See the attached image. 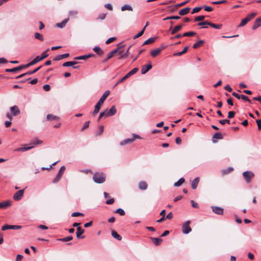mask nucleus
Here are the masks:
<instances>
[{"mask_svg": "<svg viewBox=\"0 0 261 261\" xmlns=\"http://www.w3.org/2000/svg\"><path fill=\"white\" fill-rule=\"evenodd\" d=\"M41 67H42V66H40L38 67V68H36L35 69H34V70L28 71V72H27L26 73H23L22 74H20V75L17 76L16 78V79H19L20 77H23V76H25V75H31V74H32L33 73H35V72L38 71Z\"/></svg>", "mask_w": 261, "mask_h": 261, "instance_id": "nucleus-11", "label": "nucleus"}, {"mask_svg": "<svg viewBox=\"0 0 261 261\" xmlns=\"http://www.w3.org/2000/svg\"><path fill=\"white\" fill-rule=\"evenodd\" d=\"M204 41L203 40H200L197 42H196L193 46L194 48H198L200 47L203 43Z\"/></svg>", "mask_w": 261, "mask_h": 261, "instance_id": "nucleus-33", "label": "nucleus"}, {"mask_svg": "<svg viewBox=\"0 0 261 261\" xmlns=\"http://www.w3.org/2000/svg\"><path fill=\"white\" fill-rule=\"evenodd\" d=\"M85 230L83 228H82L81 227L79 226L77 227V230H76V237L78 239H83L84 238V236H81V235L84 232Z\"/></svg>", "mask_w": 261, "mask_h": 261, "instance_id": "nucleus-14", "label": "nucleus"}, {"mask_svg": "<svg viewBox=\"0 0 261 261\" xmlns=\"http://www.w3.org/2000/svg\"><path fill=\"white\" fill-rule=\"evenodd\" d=\"M152 68L151 63L150 62L149 64L142 66L141 68V73L144 74L147 73Z\"/></svg>", "mask_w": 261, "mask_h": 261, "instance_id": "nucleus-12", "label": "nucleus"}, {"mask_svg": "<svg viewBox=\"0 0 261 261\" xmlns=\"http://www.w3.org/2000/svg\"><path fill=\"white\" fill-rule=\"evenodd\" d=\"M116 109L115 106H112L110 110L108 111L106 114V117H109L115 115L116 113Z\"/></svg>", "mask_w": 261, "mask_h": 261, "instance_id": "nucleus-17", "label": "nucleus"}, {"mask_svg": "<svg viewBox=\"0 0 261 261\" xmlns=\"http://www.w3.org/2000/svg\"><path fill=\"white\" fill-rule=\"evenodd\" d=\"M90 57V55H84V56H79L75 58V59L76 60H86L88 58H89Z\"/></svg>", "mask_w": 261, "mask_h": 261, "instance_id": "nucleus-46", "label": "nucleus"}, {"mask_svg": "<svg viewBox=\"0 0 261 261\" xmlns=\"http://www.w3.org/2000/svg\"><path fill=\"white\" fill-rule=\"evenodd\" d=\"M128 77L126 75V74L123 76L122 78H121V79H120L117 83L116 84H115V86H117L118 84L120 83H122L123 82H124V81H125L127 79H128Z\"/></svg>", "mask_w": 261, "mask_h": 261, "instance_id": "nucleus-49", "label": "nucleus"}, {"mask_svg": "<svg viewBox=\"0 0 261 261\" xmlns=\"http://www.w3.org/2000/svg\"><path fill=\"white\" fill-rule=\"evenodd\" d=\"M180 18V16H172L166 17L164 18V20H169V19H179Z\"/></svg>", "mask_w": 261, "mask_h": 261, "instance_id": "nucleus-45", "label": "nucleus"}, {"mask_svg": "<svg viewBox=\"0 0 261 261\" xmlns=\"http://www.w3.org/2000/svg\"><path fill=\"white\" fill-rule=\"evenodd\" d=\"M119 49V48H117L116 49H115L112 51H111L108 55H107V59L105 60V61H106L107 60L111 59V58H112L114 55L118 51Z\"/></svg>", "mask_w": 261, "mask_h": 261, "instance_id": "nucleus-22", "label": "nucleus"}, {"mask_svg": "<svg viewBox=\"0 0 261 261\" xmlns=\"http://www.w3.org/2000/svg\"><path fill=\"white\" fill-rule=\"evenodd\" d=\"M43 89L45 91H48L50 89V86L48 84L44 85L43 87Z\"/></svg>", "mask_w": 261, "mask_h": 261, "instance_id": "nucleus-62", "label": "nucleus"}, {"mask_svg": "<svg viewBox=\"0 0 261 261\" xmlns=\"http://www.w3.org/2000/svg\"><path fill=\"white\" fill-rule=\"evenodd\" d=\"M84 214L83 213H80V212H74L73 213H72L71 214V216L72 217H77V216H83Z\"/></svg>", "mask_w": 261, "mask_h": 261, "instance_id": "nucleus-58", "label": "nucleus"}, {"mask_svg": "<svg viewBox=\"0 0 261 261\" xmlns=\"http://www.w3.org/2000/svg\"><path fill=\"white\" fill-rule=\"evenodd\" d=\"M69 56V54L68 53L64 54L61 55H58L56 57H55L54 59L55 61H59L60 60H62L63 59H64L65 58L68 57Z\"/></svg>", "mask_w": 261, "mask_h": 261, "instance_id": "nucleus-24", "label": "nucleus"}, {"mask_svg": "<svg viewBox=\"0 0 261 261\" xmlns=\"http://www.w3.org/2000/svg\"><path fill=\"white\" fill-rule=\"evenodd\" d=\"M42 143V141L39 140L38 139H36L30 143V145H31V146L26 147V146H25V145H24L23 147L15 149V151H20V152H24V151H28L31 149H32L34 147V146L35 145L41 144Z\"/></svg>", "mask_w": 261, "mask_h": 261, "instance_id": "nucleus-2", "label": "nucleus"}, {"mask_svg": "<svg viewBox=\"0 0 261 261\" xmlns=\"http://www.w3.org/2000/svg\"><path fill=\"white\" fill-rule=\"evenodd\" d=\"M68 20L69 18L65 19L62 22L57 23L56 26L59 28H63L66 25Z\"/></svg>", "mask_w": 261, "mask_h": 261, "instance_id": "nucleus-21", "label": "nucleus"}, {"mask_svg": "<svg viewBox=\"0 0 261 261\" xmlns=\"http://www.w3.org/2000/svg\"><path fill=\"white\" fill-rule=\"evenodd\" d=\"M256 123L257 125L258 129H260V128H261V119L256 120Z\"/></svg>", "mask_w": 261, "mask_h": 261, "instance_id": "nucleus-64", "label": "nucleus"}, {"mask_svg": "<svg viewBox=\"0 0 261 261\" xmlns=\"http://www.w3.org/2000/svg\"><path fill=\"white\" fill-rule=\"evenodd\" d=\"M189 1H185V2H182L181 3L176 4V5L174 6V7H175V9H177L178 7H182V6L185 5Z\"/></svg>", "mask_w": 261, "mask_h": 261, "instance_id": "nucleus-50", "label": "nucleus"}, {"mask_svg": "<svg viewBox=\"0 0 261 261\" xmlns=\"http://www.w3.org/2000/svg\"><path fill=\"white\" fill-rule=\"evenodd\" d=\"M219 123L222 125L225 124L226 123L230 124V120L228 119H223L219 120Z\"/></svg>", "mask_w": 261, "mask_h": 261, "instance_id": "nucleus-57", "label": "nucleus"}, {"mask_svg": "<svg viewBox=\"0 0 261 261\" xmlns=\"http://www.w3.org/2000/svg\"><path fill=\"white\" fill-rule=\"evenodd\" d=\"M24 192V189L17 191L13 195V199L16 201L20 200L23 196Z\"/></svg>", "mask_w": 261, "mask_h": 261, "instance_id": "nucleus-7", "label": "nucleus"}, {"mask_svg": "<svg viewBox=\"0 0 261 261\" xmlns=\"http://www.w3.org/2000/svg\"><path fill=\"white\" fill-rule=\"evenodd\" d=\"M147 184L145 181H140L139 184V188L141 190H145L147 188Z\"/></svg>", "mask_w": 261, "mask_h": 261, "instance_id": "nucleus-25", "label": "nucleus"}, {"mask_svg": "<svg viewBox=\"0 0 261 261\" xmlns=\"http://www.w3.org/2000/svg\"><path fill=\"white\" fill-rule=\"evenodd\" d=\"M199 181V177H196L192 181L191 184V187L193 189H195L198 184V182Z\"/></svg>", "mask_w": 261, "mask_h": 261, "instance_id": "nucleus-26", "label": "nucleus"}, {"mask_svg": "<svg viewBox=\"0 0 261 261\" xmlns=\"http://www.w3.org/2000/svg\"><path fill=\"white\" fill-rule=\"evenodd\" d=\"M195 35H196V33L195 32L191 31V32H188L185 33L182 35V36H184V37L189 36L190 37V36H194Z\"/></svg>", "mask_w": 261, "mask_h": 261, "instance_id": "nucleus-42", "label": "nucleus"}, {"mask_svg": "<svg viewBox=\"0 0 261 261\" xmlns=\"http://www.w3.org/2000/svg\"><path fill=\"white\" fill-rule=\"evenodd\" d=\"M241 98L245 101H248L249 102L251 103V100L248 98V97L244 95H241Z\"/></svg>", "mask_w": 261, "mask_h": 261, "instance_id": "nucleus-60", "label": "nucleus"}, {"mask_svg": "<svg viewBox=\"0 0 261 261\" xmlns=\"http://www.w3.org/2000/svg\"><path fill=\"white\" fill-rule=\"evenodd\" d=\"M135 139L134 138L126 139L120 143V145L121 146L125 145L127 144H130L134 141Z\"/></svg>", "mask_w": 261, "mask_h": 261, "instance_id": "nucleus-18", "label": "nucleus"}, {"mask_svg": "<svg viewBox=\"0 0 261 261\" xmlns=\"http://www.w3.org/2000/svg\"><path fill=\"white\" fill-rule=\"evenodd\" d=\"M151 239L154 244L156 246L160 245L162 242V239L160 238H151Z\"/></svg>", "mask_w": 261, "mask_h": 261, "instance_id": "nucleus-27", "label": "nucleus"}, {"mask_svg": "<svg viewBox=\"0 0 261 261\" xmlns=\"http://www.w3.org/2000/svg\"><path fill=\"white\" fill-rule=\"evenodd\" d=\"M21 228V226L20 225H5L2 227V230L5 231L8 229H19Z\"/></svg>", "mask_w": 261, "mask_h": 261, "instance_id": "nucleus-9", "label": "nucleus"}, {"mask_svg": "<svg viewBox=\"0 0 261 261\" xmlns=\"http://www.w3.org/2000/svg\"><path fill=\"white\" fill-rule=\"evenodd\" d=\"M41 61L39 56H37L33 60L25 65L26 67L33 65Z\"/></svg>", "mask_w": 261, "mask_h": 261, "instance_id": "nucleus-20", "label": "nucleus"}, {"mask_svg": "<svg viewBox=\"0 0 261 261\" xmlns=\"http://www.w3.org/2000/svg\"><path fill=\"white\" fill-rule=\"evenodd\" d=\"M77 13H78L77 11H70L69 12V15L70 16L75 17V16L77 14Z\"/></svg>", "mask_w": 261, "mask_h": 261, "instance_id": "nucleus-55", "label": "nucleus"}, {"mask_svg": "<svg viewBox=\"0 0 261 261\" xmlns=\"http://www.w3.org/2000/svg\"><path fill=\"white\" fill-rule=\"evenodd\" d=\"M204 18L205 16L204 15L199 16L195 18V21H202L204 20Z\"/></svg>", "mask_w": 261, "mask_h": 261, "instance_id": "nucleus-51", "label": "nucleus"}, {"mask_svg": "<svg viewBox=\"0 0 261 261\" xmlns=\"http://www.w3.org/2000/svg\"><path fill=\"white\" fill-rule=\"evenodd\" d=\"M154 40V39L153 38H149L148 39H147V40H146L144 43H143V45H145V44H148V43H152Z\"/></svg>", "mask_w": 261, "mask_h": 261, "instance_id": "nucleus-52", "label": "nucleus"}, {"mask_svg": "<svg viewBox=\"0 0 261 261\" xmlns=\"http://www.w3.org/2000/svg\"><path fill=\"white\" fill-rule=\"evenodd\" d=\"M130 48V46H129V47L127 48V50H126V53H124V54H122V51H120L119 52V54H121V56H120V57L119 59L126 58L128 56V55H129V48Z\"/></svg>", "mask_w": 261, "mask_h": 261, "instance_id": "nucleus-30", "label": "nucleus"}, {"mask_svg": "<svg viewBox=\"0 0 261 261\" xmlns=\"http://www.w3.org/2000/svg\"><path fill=\"white\" fill-rule=\"evenodd\" d=\"M145 28H146V26H144V27L143 28V29L140 32H139L138 34H137L136 35H135L134 36V37H133L134 39L139 38V37H141L142 35H143V34H144V31L145 30Z\"/></svg>", "mask_w": 261, "mask_h": 261, "instance_id": "nucleus-34", "label": "nucleus"}, {"mask_svg": "<svg viewBox=\"0 0 261 261\" xmlns=\"http://www.w3.org/2000/svg\"><path fill=\"white\" fill-rule=\"evenodd\" d=\"M190 224V221L189 220L187 221L183 224L182 226V232L184 234H188L191 231L192 229L189 226Z\"/></svg>", "mask_w": 261, "mask_h": 261, "instance_id": "nucleus-6", "label": "nucleus"}, {"mask_svg": "<svg viewBox=\"0 0 261 261\" xmlns=\"http://www.w3.org/2000/svg\"><path fill=\"white\" fill-rule=\"evenodd\" d=\"M11 113L13 116H17L20 113L18 107L16 106H13L10 108Z\"/></svg>", "mask_w": 261, "mask_h": 261, "instance_id": "nucleus-13", "label": "nucleus"}, {"mask_svg": "<svg viewBox=\"0 0 261 261\" xmlns=\"http://www.w3.org/2000/svg\"><path fill=\"white\" fill-rule=\"evenodd\" d=\"M182 28V24H179L178 25L175 26L171 31V34H174L176 32L180 31Z\"/></svg>", "mask_w": 261, "mask_h": 261, "instance_id": "nucleus-28", "label": "nucleus"}, {"mask_svg": "<svg viewBox=\"0 0 261 261\" xmlns=\"http://www.w3.org/2000/svg\"><path fill=\"white\" fill-rule=\"evenodd\" d=\"M213 138H215L217 139H223V136L221 133H216L214 134Z\"/></svg>", "mask_w": 261, "mask_h": 261, "instance_id": "nucleus-43", "label": "nucleus"}, {"mask_svg": "<svg viewBox=\"0 0 261 261\" xmlns=\"http://www.w3.org/2000/svg\"><path fill=\"white\" fill-rule=\"evenodd\" d=\"M106 177L103 172H96L93 176V180L97 184H102L106 181Z\"/></svg>", "mask_w": 261, "mask_h": 261, "instance_id": "nucleus-3", "label": "nucleus"}, {"mask_svg": "<svg viewBox=\"0 0 261 261\" xmlns=\"http://www.w3.org/2000/svg\"><path fill=\"white\" fill-rule=\"evenodd\" d=\"M185 181V179L184 178H180L177 182H175L174 184L175 187H179Z\"/></svg>", "mask_w": 261, "mask_h": 261, "instance_id": "nucleus-35", "label": "nucleus"}, {"mask_svg": "<svg viewBox=\"0 0 261 261\" xmlns=\"http://www.w3.org/2000/svg\"><path fill=\"white\" fill-rule=\"evenodd\" d=\"M112 236H113V237L117 239L119 241H120L122 239V237L119 234H118V233L116 231L114 230H113L112 231Z\"/></svg>", "mask_w": 261, "mask_h": 261, "instance_id": "nucleus-31", "label": "nucleus"}, {"mask_svg": "<svg viewBox=\"0 0 261 261\" xmlns=\"http://www.w3.org/2000/svg\"><path fill=\"white\" fill-rule=\"evenodd\" d=\"M201 9H202L201 7L194 8L192 10V14H194V13L198 12L199 11H200L201 10Z\"/></svg>", "mask_w": 261, "mask_h": 261, "instance_id": "nucleus-54", "label": "nucleus"}, {"mask_svg": "<svg viewBox=\"0 0 261 261\" xmlns=\"http://www.w3.org/2000/svg\"><path fill=\"white\" fill-rule=\"evenodd\" d=\"M93 50L98 54L101 55L103 54V51L98 46H95Z\"/></svg>", "mask_w": 261, "mask_h": 261, "instance_id": "nucleus-44", "label": "nucleus"}, {"mask_svg": "<svg viewBox=\"0 0 261 261\" xmlns=\"http://www.w3.org/2000/svg\"><path fill=\"white\" fill-rule=\"evenodd\" d=\"M76 63H77V62H75V61H68V62H65L63 64V66L64 67H69V66H72L73 68L76 69V68H79V66H74Z\"/></svg>", "mask_w": 261, "mask_h": 261, "instance_id": "nucleus-15", "label": "nucleus"}, {"mask_svg": "<svg viewBox=\"0 0 261 261\" xmlns=\"http://www.w3.org/2000/svg\"><path fill=\"white\" fill-rule=\"evenodd\" d=\"M11 203L9 201H5L0 202V208L5 209L11 205Z\"/></svg>", "mask_w": 261, "mask_h": 261, "instance_id": "nucleus-19", "label": "nucleus"}, {"mask_svg": "<svg viewBox=\"0 0 261 261\" xmlns=\"http://www.w3.org/2000/svg\"><path fill=\"white\" fill-rule=\"evenodd\" d=\"M34 37L36 39H38L40 41H43L44 40L43 35L39 33H35L34 34Z\"/></svg>", "mask_w": 261, "mask_h": 261, "instance_id": "nucleus-37", "label": "nucleus"}, {"mask_svg": "<svg viewBox=\"0 0 261 261\" xmlns=\"http://www.w3.org/2000/svg\"><path fill=\"white\" fill-rule=\"evenodd\" d=\"M243 176L247 183L251 182V179L254 177V174L252 171H246L243 173Z\"/></svg>", "mask_w": 261, "mask_h": 261, "instance_id": "nucleus-4", "label": "nucleus"}, {"mask_svg": "<svg viewBox=\"0 0 261 261\" xmlns=\"http://www.w3.org/2000/svg\"><path fill=\"white\" fill-rule=\"evenodd\" d=\"M23 258V256L20 254H18L16 257V261H21Z\"/></svg>", "mask_w": 261, "mask_h": 261, "instance_id": "nucleus-63", "label": "nucleus"}, {"mask_svg": "<svg viewBox=\"0 0 261 261\" xmlns=\"http://www.w3.org/2000/svg\"><path fill=\"white\" fill-rule=\"evenodd\" d=\"M188 48H189V47L186 46L184 48V49L182 51H181L180 52H178V53H175V54H174L173 55L174 56H180L183 55L184 54L186 53L187 51Z\"/></svg>", "mask_w": 261, "mask_h": 261, "instance_id": "nucleus-29", "label": "nucleus"}, {"mask_svg": "<svg viewBox=\"0 0 261 261\" xmlns=\"http://www.w3.org/2000/svg\"><path fill=\"white\" fill-rule=\"evenodd\" d=\"M260 26H261V17H258L255 20L254 24L252 27V29L254 30Z\"/></svg>", "mask_w": 261, "mask_h": 261, "instance_id": "nucleus-16", "label": "nucleus"}, {"mask_svg": "<svg viewBox=\"0 0 261 261\" xmlns=\"http://www.w3.org/2000/svg\"><path fill=\"white\" fill-rule=\"evenodd\" d=\"M73 239L72 237L71 236H69L68 237L60 239H59V241H62V242H68L72 240Z\"/></svg>", "mask_w": 261, "mask_h": 261, "instance_id": "nucleus-39", "label": "nucleus"}, {"mask_svg": "<svg viewBox=\"0 0 261 261\" xmlns=\"http://www.w3.org/2000/svg\"><path fill=\"white\" fill-rule=\"evenodd\" d=\"M235 115V112L234 111H229L228 113V118H232L234 117Z\"/></svg>", "mask_w": 261, "mask_h": 261, "instance_id": "nucleus-59", "label": "nucleus"}, {"mask_svg": "<svg viewBox=\"0 0 261 261\" xmlns=\"http://www.w3.org/2000/svg\"><path fill=\"white\" fill-rule=\"evenodd\" d=\"M138 71V68H134L133 69H132L129 72H128L126 74V75L129 77L130 76H132V75L135 74Z\"/></svg>", "mask_w": 261, "mask_h": 261, "instance_id": "nucleus-38", "label": "nucleus"}, {"mask_svg": "<svg viewBox=\"0 0 261 261\" xmlns=\"http://www.w3.org/2000/svg\"><path fill=\"white\" fill-rule=\"evenodd\" d=\"M256 13H252L249 14L247 16H246V17L248 18V20L250 21L251 19L254 18L256 16Z\"/></svg>", "mask_w": 261, "mask_h": 261, "instance_id": "nucleus-53", "label": "nucleus"}, {"mask_svg": "<svg viewBox=\"0 0 261 261\" xmlns=\"http://www.w3.org/2000/svg\"><path fill=\"white\" fill-rule=\"evenodd\" d=\"M115 212L119 214L121 216H124L125 215L124 211L122 208H118L116 210Z\"/></svg>", "mask_w": 261, "mask_h": 261, "instance_id": "nucleus-47", "label": "nucleus"}, {"mask_svg": "<svg viewBox=\"0 0 261 261\" xmlns=\"http://www.w3.org/2000/svg\"><path fill=\"white\" fill-rule=\"evenodd\" d=\"M46 118L48 120L58 119V117L57 116H54L52 114H48L47 115Z\"/></svg>", "mask_w": 261, "mask_h": 261, "instance_id": "nucleus-41", "label": "nucleus"}, {"mask_svg": "<svg viewBox=\"0 0 261 261\" xmlns=\"http://www.w3.org/2000/svg\"><path fill=\"white\" fill-rule=\"evenodd\" d=\"M121 10L122 11H124L125 10H128V11H133V8L130 6L126 4L121 7Z\"/></svg>", "mask_w": 261, "mask_h": 261, "instance_id": "nucleus-32", "label": "nucleus"}, {"mask_svg": "<svg viewBox=\"0 0 261 261\" xmlns=\"http://www.w3.org/2000/svg\"><path fill=\"white\" fill-rule=\"evenodd\" d=\"M49 50V48H48L45 51L43 52L42 55L41 57H40V59L41 60H43L44 59L47 58L48 56L47 54H46V52Z\"/></svg>", "mask_w": 261, "mask_h": 261, "instance_id": "nucleus-48", "label": "nucleus"}, {"mask_svg": "<svg viewBox=\"0 0 261 261\" xmlns=\"http://www.w3.org/2000/svg\"><path fill=\"white\" fill-rule=\"evenodd\" d=\"M212 209L213 212L218 215H223V208L219 206H212Z\"/></svg>", "mask_w": 261, "mask_h": 261, "instance_id": "nucleus-10", "label": "nucleus"}, {"mask_svg": "<svg viewBox=\"0 0 261 261\" xmlns=\"http://www.w3.org/2000/svg\"><path fill=\"white\" fill-rule=\"evenodd\" d=\"M249 20H248V18L246 17L242 19L241 23H240L239 27H243L245 25Z\"/></svg>", "mask_w": 261, "mask_h": 261, "instance_id": "nucleus-40", "label": "nucleus"}, {"mask_svg": "<svg viewBox=\"0 0 261 261\" xmlns=\"http://www.w3.org/2000/svg\"><path fill=\"white\" fill-rule=\"evenodd\" d=\"M233 170V168H231V167H229L228 168V169H225V170H223L222 171V172L224 174H227L229 172H230L231 171H232Z\"/></svg>", "mask_w": 261, "mask_h": 261, "instance_id": "nucleus-56", "label": "nucleus"}, {"mask_svg": "<svg viewBox=\"0 0 261 261\" xmlns=\"http://www.w3.org/2000/svg\"><path fill=\"white\" fill-rule=\"evenodd\" d=\"M209 25L216 29H220L222 26V24H215L212 22H210Z\"/></svg>", "mask_w": 261, "mask_h": 261, "instance_id": "nucleus-36", "label": "nucleus"}, {"mask_svg": "<svg viewBox=\"0 0 261 261\" xmlns=\"http://www.w3.org/2000/svg\"><path fill=\"white\" fill-rule=\"evenodd\" d=\"M190 10V8L187 7V8H184L182 9H181L179 11L178 13L180 15L184 16V15L187 14L189 12Z\"/></svg>", "mask_w": 261, "mask_h": 261, "instance_id": "nucleus-23", "label": "nucleus"}, {"mask_svg": "<svg viewBox=\"0 0 261 261\" xmlns=\"http://www.w3.org/2000/svg\"><path fill=\"white\" fill-rule=\"evenodd\" d=\"M116 39V37H111V38H109L106 42V44H109L111 42H112L113 41H114V40H115Z\"/></svg>", "mask_w": 261, "mask_h": 261, "instance_id": "nucleus-61", "label": "nucleus"}, {"mask_svg": "<svg viewBox=\"0 0 261 261\" xmlns=\"http://www.w3.org/2000/svg\"><path fill=\"white\" fill-rule=\"evenodd\" d=\"M110 92L109 90L106 91L103 93L102 96L100 97L97 103L95 106L94 110L92 113V115L93 116L95 115L98 113L99 110L101 108V106L105 100L107 98V97L110 95Z\"/></svg>", "mask_w": 261, "mask_h": 261, "instance_id": "nucleus-1", "label": "nucleus"}, {"mask_svg": "<svg viewBox=\"0 0 261 261\" xmlns=\"http://www.w3.org/2000/svg\"><path fill=\"white\" fill-rule=\"evenodd\" d=\"M65 167L64 166H63L60 168L56 177L54 179V180L53 181V183L56 184L60 180L61 177L62 176L63 174H64V172H65Z\"/></svg>", "mask_w": 261, "mask_h": 261, "instance_id": "nucleus-5", "label": "nucleus"}, {"mask_svg": "<svg viewBox=\"0 0 261 261\" xmlns=\"http://www.w3.org/2000/svg\"><path fill=\"white\" fill-rule=\"evenodd\" d=\"M164 48V46H162L161 48H158L150 50L151 56L153 58L156 57L161 54L162 49Z\"/></svg>", "mask_w": 261, "mask_h": 261, "instance_id": "nucleus-8", "label": "nucleus"}]
</instances>
